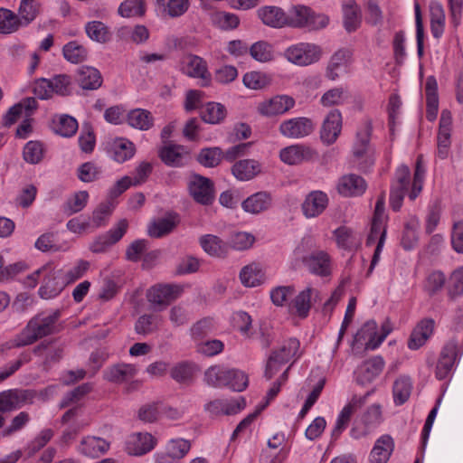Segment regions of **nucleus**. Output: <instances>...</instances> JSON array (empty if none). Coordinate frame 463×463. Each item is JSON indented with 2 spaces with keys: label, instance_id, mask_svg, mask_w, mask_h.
<instances>
[{
  "label": "nucleus",
  "instance_id": "nucleus-1",
  "mask_svg": "<svg viewBox=\"0 0 463 463\" xmlns=\"http://www.w3.org/2000/svg\"><path fill=\"white\" fill-rule=\"evenodd\" d=\"M61 310L43 312L32 317L23 331L13 338L7 348H18L29 345L49 335L60 331Z\"/></svg>",
  "mask_w": 463,
  "mask_h": 463
},
{
  "label": "nucleus",
  "instance_id": "nucleus-2",
  "mask_svg": "<svg viewBox=\"0 0 463 463\" xmlns=\"http://www.w3.org/2000/svg\"><path fill=\"white\" fill-rule=\"evenodd\" d=\"M237 377L240 383H233L232 390L234 392H242L249 383L247 374L237 369H230L221 364H215L209 367L204 373V382L213 387L228 386L229 379Z\"/></svg>",
  "mask_w": 463,
  "mask_h": 463
},
{
  "label": "nucleus",
  "instance_id": "nucleus-3",
  "mask_svg": "<svg viewBox=\"0 0 463 463\" xmlns=\"http://www.w3.org/2000/svg\"><path fill=\"white\" fill-rule=\"evenodd\" d=\"M288 25L295 28H307L310 31L320 30L327 26L329 19L323 14H316L308 6L298 5L288 14Z\"/></svg>",
  "mask_w": 463,
  "mask_h": 463
},
{
  "label": "nucleus",
  "instance_id": "nucleus-4",
  "mask_svg": "<svg viewBox=\"0 0 463 463\" xmlns=\"http://www.w3.org/2000/svg\"><path fill=\"white\" fill-rule=\"evenodd\" d=\"M372 129V122L365 120L362 128L356 133V142L353 148L355 160L364 169L372 166L375 161L374 150L369 145Z\"/></svg>",
  "mask_w": 463,
  "mask_h": 463
},
{
  "label": "nucleus",
  "instance_id": "nucleus-5",
  "mask_svg": "<svg viewBox=\"0 0 463 463\" xmlns=\"http://www.w3.org/2000/svg\"><path fill=\"white\" fill-rule=\"evenodd\" d=\"M323 51L317 44L298 43L286 49L287 60L298 66H307L317 62L322 57Z\"/></svg>",
  "mask_w": 463,
  "mask_h": 463
},
{
  "label": "nucleus",
  "instance_id": "nucleus-6",
  "mask_svg": "<svg viewBox=\"0 0 463 463\" xmlns=\"http://www.w3.org/2000/svg\"><path fill=\"white\" fill-rule=\"evenodd\" d=\"M42 271H44V273L42 278V286L39 288V296L43 299L57 297L63 290L66 284V282L61 280V270L48 263L42 267Z\"/></svg>",
  "mask_w": 463,
  "mask_h": 463
},
{
  "label": "nucleus",
  "instance_id": "nucleus-7",
  "mask_svg": "<svg viewBox=\"0 0 463 463\" xmlns=\"http://www.w3.org/2000/svg\"><path fill=\"white\" fill-rule=\"evenodd\" d=\"M191 441L183 438H175L167 441L165 450L155 454L156 463H177L191 450Z\"/></svg>",
  "mask_w": 463,
  "mask_h": 463
},
{
  "label": "nucleus",
  "instance_id": "nucleus-8",
  "mask_svg": "<svg viewBox=\"0 0 463 463\" xmlns=\"http://www.w3.org/2000/svg\"><path fill=\"white\" fill-rule=\"evenodd\" d=\"M315 129L313 121L306 117L283 120L279 126L281 136L287 138L300 139L309 136Z\"/></svg>",
  "mask_w": 463,
  "mask_h": 463
},
{
  "label": "nucleus",
  "instance_id": "nucleus-9",
  "mask_svg": "<svg viewBox=\"0 0 463 463\" xmlns=\"http://www.w3.org/2000/svg\"><path fill=\"white\" fill-rule=\"evenodd\" d=\"M189 193L195 202L203 205L214 200L213 183L207 177L193 175L188 184Z\"/></svg>",
  "mask_w": 463,
  "mask_h": 463
},
{
  "label": "nucleus",
  "instance_id": "nucleus-10",
  "mask_svg": "<svg viewBox=\"0 0 463 463\" xmlns=\"http://www.w3.org/2000/svg\"><path fill=\"white\" fill-rule=\"evenodd\" d=\"M182 292L183 288L179 285L158 284L148 289L146 298L152 305L165 307L172 301L177 299Z\"/></svg>",
  "mask_w": 463,
  "mask_h": 463
},
{
  "label": "nucleus",
  "instance_id": "nucleus-11",
  "mask_svg": "<svg viewBox=\"0 0 463 463\" xmlns=\"http://www.w3.org/2000/svg\"><path fill=\"white\" fill-rule=\"evenodd\" d=\"M295 99L288 95H276L259 102L257 112L267 118L287 113L295 106Z\"/></svg>",
  "mask_w": 463,
  "mask_h": 463
},
{
  "label": "nucleus",
  "instance_id": "nucleus-12",
  "mask_svg": "<svg viewBox=\"0 0 463 463\" xmlns=\"http://www.w3.org/2000/svg\"><path fill=\"white\" fill-rule=\"evenodd\" d=\"M373 392V391L367 392L364 396H353L351 401L342 409L336 419L335 428L332 430V438L334 439H338L342 432L347 428L352 415L358 408L365 403L367 397L371 395Z\"/></svg>",
  "mask_w": 463,
  "mask_h": 463
},
{
  "label": "nucleus",
  "instance_id": "nucleus-13",
  "mask_svg": "<svg viewBox=\"0 0 463 463\" xmlns=\"http://www.w3.org/2000/svg\"><path fill=\"white\" fill-rule=\"evenodd\" d=\"M182 71L189 77L200 79L202 87L210 85L211 74L203 58L193 54L186 55L182 61Z\"/></svg>",
  "mask_w": 463,
  "mask_h": 463
},
{
  "label": "nucleus",
  "instance_id": "nucleus-14",
  "mask_svg": "<svg viewBox=\"0 0 463 463\" xmlns=\"http://www.w3.org/2000/svg\"><path fill=\"white\" fill-rule=\"evenodd\" d=\"M458 352V345L455 340H451L444 345L436 366V377L439 380H444L450 375Z\"/></svg>",
  "mask_w": 463,
  "mask_h": 463
},
{
  "label": "nucleus",
  "instance_id": "nucleus-15",
  "mask_svg": "<svg viewBox=\"0 0 463 463\" xmlns=\"http://www.w3.org/2000/svg\"><path fill=\"white\" fill-rule=\"evenodd\" d=\"M279 157L285 164L293 165L315 159L317 157V153L310 146L297 144L281 149Z\"/></svg>",
  "mask_w": 463,
  "mask_h": 463
},
{
  "label": "nucleus",
  "instance_id": "nucleus-16",
  "mask_svg": "<svg viewBox=\"0 0 463 463\" xmlns=\"http://www.w3.org/2000/svg\"><path fill=\"white\" fill-rule=\"evenodd\" d=\"M33 398L29 390H7L0 392V415L20 409Z\"/></svg>",
  "mask_w": 463,
  "mask_h": 463
},
{
  "label": "nucleus",
  "instance_id": "nucleus-17",
  "mask_svg": "<svg viewBox=\"0 0 463 463\" xmlns=\"http://www.w3.org/2000/svg\"><path fill=\"white\" fill-rule=\"evenodd\" d=\"M137 368L135 364L118 363L106 368L103 377L106 381L121 384L130 382L137 374Z\"/></svg>",
  "mask_w": 463,
  "mask_h": 463
},
{
  "label": "nucleus",
  "instance_id": "nucleus-18",
  "mask_svg": "<svg viewBox=\"0 0 463 463\" xmlns=\"http://www.w3.org/2000/svg\"><path fill=\"white\" fill-rule=\"evenodd\" d=\"M156 445V439L150 433L137 432L130 435L126 443L129 455L142 456L151 451Z\"/></svg>",
  "mask_w": 463,
  "mask_h": 463
},
{
  "label": "nucleus",
  "instance_id": "nucleus-19",
  "mask_svg": "<svg viewBox=\"0 0 463 463\" xmlns=\"http://www.w3.org/2000/svg\"><path fill=\"white\" fill-rule=\"evenodd\" d=\"M342 128V116L339 110H331L325 118L321 131L320 137L323 143L331 145L337 139Z\"/></svg>",
  "mask_w": 463,
  "mask_h": 463
},
{
  "label": "nucleus",
  "instance_id": "nucleus-20",
  "mask_svg": "<svg viewBox=\"0 0 463 463\" xmlns=\"http://www.w3.org/2000/svg\"><path fill=\"white\" fill-rule=\"evenodd\" d=\"M110 448V442L96 436L83 437L78 446V452L91 458L104 455Z\"/></svg>",
  "mask_w": 463,
  "mask_h": 463
},
{
  "label": "nucleus",
  "instance_id": "nucleus-21",
  "mask_svg": "<svg viewBox=\"0 0 463 463\" xmlns=\"http://www.w3.org/2000/svg\"><path fill=\"white\" fill-rule=\"evenodd\" d=\"M352 55V51L347 48L335 52L328 61L326 76L330 80H335L350 63Z\"/></svg>",
  "mask_w": 463,
  "mask_h": 463
},
{
  "label": "nucleus",
  "instance_id": "nucleus-22",
  "mask_svg": "<svg viewBox=\"0 0 463 463\" xmlns=\"http://www.w3.org/2000/svg\"><path fill=\"white\" fill-rule=\"evenodd\" d=\"M328 204L327 195L321 191L309 193L302 203V212L307 218L320 215Z\"/></svg>",
  "mask_w": 463,
  "mask_h": 463
},
{
  "label": "nucleus",
  "instance_id": "nucleus-23",
  "mask_svg": "<svg viewBox=\"0 0 463 463\" xmlns=\"http://www.w3.org/2000/svg\"><path fill=\"white\" fill-rule=\"evenodd\" d=\"M304 264L308 270L319 276H327L330 274V258L323 250L310 253L303 259Z\"/></svg>",
  "mask_w": 463,
  "mask_h": 463
},
{
  "label": "nucleus",
  "instance_id": "nucleus-24",
  "mask_svg": "<svg viewBox=\"0 0 463 463\" xmlns=\"http://www.w3.org/2000/svg\"><path fill=\"white\" fill-rule=\"evenodd\" d=\"M384 367V361L381 356H374L364 362L358 371L356 382L358 384L365 385L375 379Z\"/></svg>",
  "mask_w": 463,
  "mask_h": 463
},
{
  "label": "nucleus",
  "instance_id": "nucleus-25",
  "mask_svg": "<svg viewBox=\"0 0 463 463\" xmlns=\"http://www.w3.org/2000/svg\"><path fill=\"white\" fill-rule=\"evenodd\" d=\"M262 169L261 164L254 159H242L237 161L232 167L234 177L240 181L253 179Z\"/></svg>",
  "mask_w": 463,
  "mask_h": 463
},
{
  "label": "nucleus",
  "instance_id": "nucleus-26",
  "mask_svg": "<svg viewBox=\"0 0 463 463\" xmlns=\"http://www.w3.org/2000/svg\"><path fill=\"white\" fill-rule=\"evenodd\" d=\"M337 190L345 196L360 195L366 190V182L360 175H346L339 180Z\"/></svg>",
  "mask_w": 463,
  "mask_h": 463
},
{
  "label": "nucleus",
  "instance_id": "nucleus-27",
  "mask_svg": "<svg viewBox=\"0 0 463 463\" xmlns=\"http://www.w3.org/2000/svg\"><path fill=\"white\" fill-rule=\"evenodd\" d=\"M433 328L434 321L432 319H423L419 322L411 334L408 347L411 350L421 347L431 335Z\"/></svg>",
  "mask_w": 463,
  "mask_h": 463
},
{
  "label": "nucleus",
  "instance_id": "nucleus-28",
  "mask_svg": "<svg viewBox=\"0 0 463 463\" xmlns=\"http://www.w3.org/2000/svg\"><path fill=\"white\" fill-rule=\"evenodd\" d=\"M394 449V442L390 435L381 436L375 442L371 454L370 463H387Z\"/></svg>",
  "mask_w": 463,
  "mask_h": 463
},
{
  "label": "nucleus",
  "instance_id": "nucleus-29",
  "mask_svg": "<svg viewBox=\"0 0 463 463\" xmlns=\"http://www.w3.org/2000/svg\"><path fill=\"white\" fill-rule=\"evenodd\" d=\"M159 156L166 165L180 167L185 164L188 153L184 146L168 145L161 148Z\"/></svg>",
  "mask_w": 463,
  "mask_h": 463
},
{
  "label": "nucleus",
  "instance_id": "nucleus-30",
  "mask_svg": "<svg viewBox=\"0 0 463 463\" xmlns=\"http://www.w3.org/2000/svg\"><path fill=\"white\" fill-rule=\"evenodd\" d=\"M179 222V216L170 213L150 223L147 232L151 237L161 238L172 232Z\"/></svg>",
  "mask_w": 463,
  "mask_h": 463
},
{
  "label": "nucleus",
  "instance_id": "nucleus-31",
  "mask_svg": "<svg viewBox=\"0 0 463 463\" xmlns=\"http://www.w3.org/2000/svg\"><path fill=\"white\" fill-rule=\"evenodd\" d=\"M258 15L264 24L280 28L288 25V14L277 6H265L258 10Z\"/></svg>",
  "mask_w": 463,
  "mask_h": 463
},
{
  "label": "nucleus",
  "instance_id": "nucleus-32",
  "mask_svg": "<svg viewBox=\"0 0 463 463\" xmlns=\"http://www.w3.org/2000/svg\"><path fill=\"white\" fill-rule=\"evenodd\" d=\"M271 203L272 197L270 194L267 192H258L244 200L241 203V207L247 213L257 214L268 210Z\"/></svg>",
  "mask_w": 463,
  "mask_h": 463
},
{
  "label": "nucleus",
  "instance_id": "nucleus-33",
  "mask_svg": "<svg viewBox=\"0 0 463 463\" xmlns=\"http://www.w3.org/2000/svg\"><path fill=\"white\" fill-rule=\"evenodd\" d=\"M76 80L83 90H97L102 84L100 72L90 66H83L78 69Z\"/></svg>",
  "mask_w": 463,
  "mask_h": 463
},
{
  "label": "nucleus",
  "instance_id": "nucleus-34",
  "mask_svg": "<svg viewBox=\"0 0 463 463\" xmlns=\"http://www.w3.org/2000/svg\"><path fill=\"white\" fill-rule=\"evenodd\" d=\"M128 124L137 129L146 131L154 126V117L150 111L143 109H134L127 115Z\"/></svg>",
  "mask_w": 463,
  "mask_h": 463
},
{
  "label": "nucleus",
  "instance_id": "nucleus-35",
  "mask_svg": "<svg viewBox=\"0 0 463 463\" xmlns=\"http://www.w3.org/2000/svg\"><path fill=\"white\" fill-rule=\"evenodd\" d=\"M240 279L246 287H257L264 282L265 273L259 263L253 262L242 268Z\"/></svg>",
  "mask_w": 463,
  "mask_h": 463
},
{
  "label": "nucleus",
  "instance_id": "nucleus-36",
  "mask_svg": "<svg viewBox=\"0 0 463 463\" xmlns=\"http://www.w3.org/2000/svg\"><path fill=\"white\" fill-rule=\"evenodd\" d=\"M156 5L163 15L175 18L187 12L190 0H156Z\"/></svg>",
  "mask_w": 463,
  "mask_h": 463
},
{
  "label": "nucleus",
  "instance_id": "nucleus-37",
  "mask_svg": "<svg viewBox=\"0 0 463 463\" xmlns=\"http://www.w3.org/2000/svg\"><path fill=\"white\" fill-rule=\"evenodd\" d=\"M135 145L128 139L118 138L111 145L110 153L112 158L118 163H124L135 155Z\"/></svg>",
  "mask_w": 463,
  "mask_h": 463
},
{
  "label": "nucleus",
  "instance_id": "nucleus-38",
  "mask_svg": "<svg viewBox=\"0 0 463 463\" xmlns=\"http://www.w3.org/2000/svg\"><path fill=\"white\" fill-rule=\"evenodd\" d=\"M344 26L348 33L354 32L361 24L360 9L354 0H348L343 5Z\"/></svg>",
  "mask_w": 463,
  "mask_h": 463
},
{
  "label": "nucleus",
  "instance_id": "nucleus-39",
  "mask_svg": "<svg viewBox=\"0 0 463 463\" xmlns=\"http://www.w3.org/2000/svg\"><path fill=\"white\" fill-rule=\"evenodd\" d=\"M85 33L90 40L99 43H106L112 37L109 27L100 21L88 22L85 25Z\"/></svg>",
  "mask_w": 463,
  "mask_h": 463
},
{
  "label": "nucleus",
  "instance_id": "nucleus-40",
  "mask_svg": "<svg viewBox=\"0 0 463 463\" xmlns=\"http://www.w3.org/2000/svg\"><path fill=\"white\" fill-rule=\"evenodd\" d=\"M203 250L213 257H222L226 254L227 245L219 237L213 234H206L199 239Z\"/></svg>",
  "mask_w": 463,
  "mask_h": 463
},
{
  "label": "nucleus",
  "instance_id": "nucleus-41",
  "mask_svg": "<svg viewBox=\"0 0 463 463\" xmlns=\"http://www.w3.org/2000/svg\"><path fill=\"white\" fill-rule=\"evenodd\" d=\"M412 383L408 376H400L392 386L393 401L396 405H402L411 396Z\"/></svg>",
  "mask_w": 463,
  "mask_h": 463
},
{
  "label": "nucleus",
  "instance_id": "nucleus-42",
  "mask_svg": "<svg viewBox=\"0 0 463 463\" xmlns=\"http://www.w3.org/2000/svg\"><path fill=\"white\" fill-rule=\"evenodd\" d=\"M41 5L36 0H21L18 7V17L21 26L28 25L40 14Z\"/></svg>",
  "mask_w": 463,
  "mask_h": 463
},
{
  "label": "nucleus",
  "instance_id": "nucleus-43",
  "mask_svg": "<svg viewBox=\"0 0 463 463\" xmlns=\"http://www.w3.org/2000/svg\"><path fill=\"white\" fill-rule=\"evenodd\" d=\"M202 119L209 124H218L222 122L226 116V109L223 105L217 102H208L201 109Z\"/></svg>",
  "mask_w": 463,
  "mask_h": 463
},
{
  "label": "nucleus",
  "instance_id": "nucleus-44",
  "mask_svg": "<svg viewBox=\"0 0 463 463\" xmlns=\"http://www.w3.org/2000/svg\"><path fill=\"white\" fill-rule=\"evenodd\" d=\"M197 372V367L194 363L182 362L175 365L171 369V376L174 380L181 383H190L194 374Z\"/></svg>",
  "mask_w": 463,
  "mask_h": 463
},
{
  "label": "nucleus",
  "instance_id": "nucleus-45",
  "mask_svg": "<svg viewBox=\"0 0 463 463\" xmlns=\"http://www.w3.org/2000/svg\"><path fill=\"white\" fill-rule=\"evenodd\" d=\"M334 234L338 247L342 249L352 250L360 243V239L357 237V235L354 233L351 229L345 226L337 228L334 232Z\"/></svg>",
  "mask_w": 463,
  "mask_h": 463
},
{
  "label": "nucleus",
  "instance_id": "nucleus-46",
  "mask_svg": "<svg viewBox=\"0 0 463 463\" xmlns=\"http://www.w3.org/2000/svg\"><path fill=\"white\" fill-rule=\"evenodd\" d=\"M316 292L311 288H307L305 290L298 293L291 303L292 308L295 309L296 314L300 317H307L311 307L312 295Z\"/></svg>",
  "mask_w": 463,
  "mask_h": 463
},
{
  "label": "nucleus",
  "instance_id": "nucleus-47",
  "mask_svg": "<svg viewBox=\"0 0 463 463\" xmlns=\"http://www.w3.org/2000/svg\"><path fill=\"white\" fill-rule=\"evenodd\" d=\"M64 58L71 63H80L87 60L88 50L77 41L66 43L62 48Z\"/></svg>",
  "mask_w": 463,
  "mask_h": 463
},
{
  "label": "nucleus",
  "instance_id": "nucleus-48",
  "mask_svg": "<svg viewBox=\"0 0 463 463\" xmlns=\"http://www.w3.org/2000/svg\"><path fill=\"white\" fill-rule=\"evenodd\" d=\"M300 347V343L297 338L291 337L288 340H285L280 346L272 352L271 354H274L279 358L280 362L288 363L295 356L299 357L298 352Z\"/></svg>",
  "mask_w": 463,
  "mask_h": 463
},
{
  "label": "nucleus",
  "instance_id": "nucleus-49",
  "mask_svg": "<svg viewBox=\"0 0 463 463\" xmlns=\"http://www.w3.org/2000/svg\"><path fill=\"white\" fill-rule=\"evenodd\" d=\"M20 27L21 21L17 14L9 9L0 8V33H13Z\"/></svg>",
  "mask_w": 463,
  "mask_h": 463
},
{
  "label": "nucleus",
  "instance_id": "nucleus-50",
  "mask_svg": "<svg viewBox=\"0 0 463 463\" xmlns=\"http://www.w3.org/2000/svg\"><path fill=\"white\" fill-rule=\"evenodd\" d=\"M377 324L374 320L365 322L363 326L356 333L355 339L357 342H364L365 348L374 350L371 347V344L377 342Z\"/></svg>",
  "mask_w": 463,
  "mask_h": 463
},
{
  "label": "nucleus",
  "instance_id": "nucleus-51",
  "mask_svg": "<svg viewBox=\"0 0 463 463\" xmlns=\"http://www.w3.org/2000/svg\"><path fill=\"white\" fill-rule=\"evenodd\" d=\"M113 211L110 203H101L92 212L91 217L88 218L90 221L91 231L99 227L105 226L109 219Z\"/></svg>",
  "mask_w": 463,
  "mask_h": 463
},
{
  "label": "nucleus",
  "instance_id": "nucleus-52",
  "mask_svg": "<svg viewBox=\"0 0 463 463\" xmlns=\"http://www.w3.org/2000/svg\"><path fill=\"white\" fill-rule=\"evenodd\" d=\"M213 24L221 30H233L238 27L240 24L239 17L231 13L217 11L211 16Z\"/></svg>",
  "mask_w": 463,
  "mask_h": 463
},
{
  "label": "nucleus",
  "instance_id": "nucleus-53",
  "mask_svg": "<svg viewBox=\"0 0 463 463\" xmlns=\"http://www.w3.org/2000/svg\"><path fill=\"white\" fill-rule=\"evenodd\" d=\"M54 131L61 137H71L78 130L77 120L69 115H61L57 121H54Z\"/></svg>",
  "mask_w": 463,
  "mask_h": 463
},
{
  "label": "nucleus",
  "instance_id": "nucleus-54",
  "mask_svg": "<svg viewBox=\"0 0 463 463\" xmlns=\"http://www.w3.org/2000/svg\"><path fill=\"white\" fill-rule=\"evenodd\" d=\"M89 200V194L87 191H79L71 195L65 202L63 211L67 215H71L82 211Z\"/></svg>",
  "mask_w": 463,
  "mask_h": 463
},
{
  "label": "nucleus",
  "instance_id": "nucleus-55",
  "mask_svg": "<svg viewBox=\"0 0 463 463\" xmlns=\"http://www.w3.org/2000/svg\"><path fill=\"white\" fill-rule=\"evenodd\" d=\"M222 159V151L220 147H207L200 150L197 161L205 167H215Z\"/></svg>",
  "mask_w": 463,
  "mask_h": 463
},
{
  "label": "nucleus",
  "instance_id": "nucleus-56",
  "mask_svg": "<svg viewBox=\"0 0 463 463\" xmlns=\"http://www.w3.org/2000/svg\"><path fill=\"white\" fill-rule=\"evenodd\" d=\"M250 56L260 62H267L273 60L274 52L271 44L265 41H260L250 47Z\"/></svg>",
  "mask_w": 463,
  "mask_h": 463
},
{
  "label": "nucleus",
  "instance_id": "nucleus-57",
  "mask_svg": "<svg viewBox=\"0 0 463 463\" xmlns=\"http://www.w3.org/2000/svg\"><path fill=\"white\" fill-rule=\"evenodd\" d=\"M44 155L43 145L39 141H29L24 147V159L30 164H38Z\"/></svg>",
  "mask_w": 463,
  "mask_h": 463
},
{
  "label": "nucleus",
  "instance_id": "nucleus-58",
  "mask_svg": "<svg viewBox=\"0 0 463 463\" xmlns=\"http://www.w3.org/2000/svg\"><path fill=\"white\" fill-rule=\"evenodd\" d=\"M144 0H126L118 7V14L123 17L142 16L145 14Z\"/></svg>",
  "mask_w": 463,
  "mask_h": 463
},
{
  "label": "nucleus",
  "instance_id": "nucleus-59",
  "mask_svg": "<svg viewBox=\"0 0 463 463\" xmlns=\"http://www.w3.org/2000/svg\"><path fill=\"white\" fill-rule=\"evenodd\" d=\"M447 290L450 299H454L463 294V267L452 272L448 281Z\"/></svg>",
  "mask_w": 463,
  "mask_h": 463
},
{
  "label": "nucleus",
  "instance_id": "nucleus-60",
  "mask_svg": "<svg viewBox=\"0 0 463 463\" xmlns=\"http://www.w3.org/2000/svg\"><path fill=\"white\" fill-rule=\"evenodd\" d=\"M243 84L251 90H261L269 85L270 78L259 71H250L244 74Z\"/></svg>",
  "mask_w": 463,
  "mask_h": 463
},
{
  "label": "nucleus",
  "instance_id": "nucleus-61",
  "mask_svg": "<svg viewBox=\"0 0 463 463\" xmlns=\"http://www.w3.org/2000/svg\"><path fill=\"white\" fill-rule=\"evenodd\" d=\"M424 175H425V169L422 165V156L420 155L417 157L416 167H415V172H414V176H413V182H412L411 189L409 193V198L411 201L415 200L418 197V195L420 194V193L421 192Z\"/></svg>",
  "mask_w": 463,
  "mask_h": 463
},
{
  "label": "nucleus",
  "instance_id": "nucleus-62",
  "mask_svg": "<svg viewBox=\"0 0 463 463\" xmlns=\"http://www.w3.org/2000/svg\"><path fill=\"white\" fill-rule=\"evenodd\" d=\"M160 318L155 315H143L139 317L136 325L135 330L140 335H148L159 326Z\"/></svg>",
  "mask_w": 463,
  "mask_h": 463
},
{
  "label": "nucleus",
  "instance_id": "nucleus-63",
  "mask_svg": "<svg viewBox=\"0 0 463 463\" xmlns=\"http://www.w3.org/2000/svg\"><path fill=\"white\" fill-rule=\"evenodd\" d=\"M31 420V416L26 411H21L15 415L10 424L2 430L3 437H11L14 433L22 430Z\"/></svg>",
  "mask_w": 463,
  "mask_h": 463
},
{
  "label": "nucleus",
  "instance_id": "nucleus-64",
  "mask_svg": "<svg viewBox=\"0 0 463 463\" xmlns=\"http://www.w3.org/2000/svg\"><path fill=\"white\" fill-rule=\"evenodd\" d=\"M445 282L446 278L442 272L433 271L427 277L424 288L430 296H433L442 289Z\"/></svg>",
  "mask_w": 463,
  "mask_h": 463
}]
</instances>
